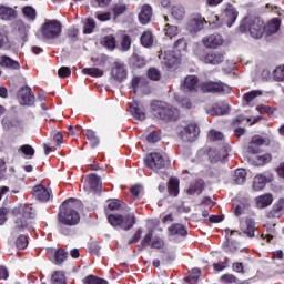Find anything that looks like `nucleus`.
Returning a JSON list of instances; mask_svg holds the SVG:
<instances>
[{
	"label": "nucleus",
	"mask_w": 284,
	"mask_h": 284,
	"mask_svg": "<svg viewBox=\"0 0 284 284\" xmlns=\"http://www.w3.org/2000/svg\"><path fill=\"white\" fill-rule=\"evenodd\" d=\"M81 210V201L71 197L65 200L60 206L59 223L60 225H68L69 227H74L79 225L81 221V215L79 211Z\"/></svg>",
	"instance_id": "f257e3e1"
},
{
	"label": "nucleus",
	"mask_w": 284,
	"mask_h": 284,
	"mask_svg": "<svg viewBox=\"0 0 284 284\" xmlns=\"http://www.w3.org/2000/svg\"><path fill=\"white\" fill-rule=\"evenodd\" d=\"M151 112L155 119H162L163 121H176L179 119V109L163 101L152 102Z\"/></svg>",
	"instance_id": "f03ea898"
},
{
	"label": "nucleus",
	"mask_w": 284,
	"mask_h": 284,
	"mask_svg": "<svg viewBox=\"0 0 284 284\" xmlns=\"http://www.w3.org/2000/svg\"><path fill=\"white\" fill-rule=\"evenodd\" d=\"M240 32L250 31L253 39H261L265 33V22L261 18L246 17L240 24Z\"/></svg>",
	"instance_id": "7ed1b4c3"
},
{
	"label": "nucleus",
	"mask_w": 284,
	"mask_h": 284,
	"mask_svg": "<svg viewBox=\"0 0 284 284\" xmlns=\"http://www.w3.org/2000/svg\"><path fill=\"white\" fill-rule=\"evenodd\" d=\"M108 221L113 227H121V230L128 232V230H132V227H134L136 217L134 214H128L125 217L119 214H111L108 216Z\"/></svg>",
	"instance_id": "20e7f679"
},
{
	"label": "nucleus",
	"mask_w": 284,
	"mask_h": 284,
	"mask_svg": "<svg viewBox=\"0 0 284 284\" xmlns=\"http://www.w3.org/2000/svg\"><path fill=\"white\" fill-rule=\"evenodd\" d=\"M41 33L47 41H53L61 37V22L57 20H45L41 27Z\"/></svg>",
	"instance_id": "39448f33"
},
{
	"label": "nucleus",
	"mask_w": 284,
	"mask_h": 284,
	"mask_svg": "<svg viewBox=\"0 0 284 284\" xmlns=\"http://www.w3.org/2000/svg\"><path fill=\"white\" fill-rule=\"evenodd\" d=\"M144 163L146 168H150V170H163L165 168V158L161 153L153 152L150 153L145 159Z\"/></svg>",
	"instance_id": "423d86ee"
},
{
	"label": "nucleus",
	"mask_w": 284,
	"mask_h": 284,
	"mask_svg": "<svg viewBox=\"0 0 284 284\" xmlns=\"http://www.w3.org/2000/svg\"><path fill=\"white\" fill-rule=\"evenodd\" d=\"M179 136L185 143H192L199 139V126L196 124H189L179 131Z\"/></svg>",
	"instance_id": "0eeeda50"
},
{
	"label": "nucleus",
	"mask_w": 284,
	"mask_h": 284,
	"mask_svg": "<svg viewBox=\"0 0 284 284\" xmlns=\"http://www.w3.org/2000/svg\"><path fill=\"white\" fill-rule=\"evenodd\" d=\"M222 19L227 28H232L236 22V19H239V10H236V7L233 4H226L222 13Z\"/></svg>",
	"instance_id": "6e6552de"
},
{
	"label": "nucleus",
	"mask_w": 284,
	"mask_h": 284,
	"mask_svg": "<svg viewBox=\"0 0 284 284\" xmlns=\"http://www.w3.org/2000/svg\"><path fill=\"white\" fill-rule=\"evenodd\" d=\"M202 92H231V88L227 84L221 82L206 81L200 84Z\"/></svg>",
	"instance_id": "1a4fd4ad"
},
{
	"label": "nucleus",
	"mask_w": 284,
	"mask_h": 284,
	"mask_svg": "<svg viewBox=\"0 0 284 284\" xmlns=\"http://www.w3.org/2000/svg\"><path fill=\"white\" fill-rule=\"evenodd\" d=\"M47 256L54 265H61L68 258V252L63 248H47Z\"/></svg>",
	"instance_id": "9d476101"
},
{
	"label": "nucleus",
	"mask_w": 284,
	"mask_h": 284,
	"mask_svg": "<svg viewBox=\"0 0 284 284\" xmlns=\"http://www.w3.org/2000/svg\"><path fill=\"white\" fill-rule=\"evenodd\" d=\"M18 99L22 105H34L36 97L28 85L22 87L18 92Z\"/></svg>",
	"instance_id": "9b49d317"
},
{
	"label": "nucleus",
	"mask_w": 284,
	"mask_h": 284,
	"mask_svg": "<svg viewBox=\"0 0 284 284\" xmlns=\"http://www.w3.org/2000/svg\"><path fill=\"white\" fill-rule=\"evenodd\" d=\"M202 43L205 48L216 50V48L223 45V36L219 33L206 36L202 39Z\"/></svg>",
	"instance_id": "f8f14e48"
},
{
	"label": "nucleus",
	"mask_w": 284,
	"mask_h": 284,
	"mask_svg": "<svg viewBox=\"0 0 284 284\" xmlns=\"http://www.w3.org/2000/svg\"><path fill=\"white\" fill-rule=\"evenodd\" d=\"M270 144V139L263 138L261 135H255L253 136L252 141L248 144L247 152L250 154H258L260 152V146L261 145H268Z\"/></svg>",
	"instance_id": "ddd939ff"
},
{
	"label": "nucleus",
	"mask_w": 284,
	"mask_h": 284,
	"mask_svg": "<svg viewBox=\"0 0 284 284\" xmlns=\"http://www.w3.org/2000/svg\"><path fill=\"white\" fill-rule=\"evenodd\" d=\"M33 196L37 201H41L42 203H48L50 201L52 193L50 190L45 189L42 184L33 186Z\"/></svg>",
	"instance_id": "4468645a"
},
{
	"label": "nucleus",
	"mask_w": 284,
	"mask_h": 284,
	"mask_svg": "<svg viewBox=\"0 0 284 284\" xmlns=\"http://www.w3.org/2000/svg\"><path fill=\"white\" fill-rule=\"evenodd\" d=\"M13 32L17 37L24 40L28 39V32H30V26H26L22 20H16L13 22Z\"/></svg>",
	"instance_id": "2eb2a0df"
},
{
	"label": "nucleus",
	"mask_w": 284,
	"mask_h": 284,
	"mask_svg": "<svg viewBox=\"0 0 284 284\" xmlns=\"http://www.w3.org/2000/svg\"><path fill=\"white\" fill-rule=\"evenodd\" d=\"M14 216H23V219H34L36 213L32 205H19L12 210Z\"/></svg>",
	"instance_id": "dca6fc26"
},
{
	"label": "nucleus",
	"mask_w": 284,
	"mask_h": 284,
	"mask_svg": "<svg viewBox=\"0 0 284 284\" xmlns=\"http://www.w3.org/2000/svg\"><path fill=\"white\" fill-rule=\"evenodd\" d=\"M111 75L113 79H115V81H123V79L128 77V70L125 69V64L114 62L111 70Z\"/></svg>",
	"instance_id": "f3484780"
},
{
	"label": "nucleus",
	"mask_w": 284,
	"mask_h": 284,
	"mask_svg": "<svg viewBox=\"0 0 284 284\" xmlns=\"http://www.w3.org/2000/svg\"><path fill=\"white\" fill-rule=\"evenodd\" d=\"M184 92H196L199 90V78L196 75H187L182 84Z\"/></svg>",
	"instance_id": "a211bd4d"
},
{
	"label": "nucleus",
	"mask_w": 284,
	"mask_h": 284,
	"mask_svg": "<svg viewBox=\"0 0 284 284\" xmlns=\"http://www.w3.org/2000/svg\"><path fill=\"white\" fill-rule=\"evenodd\" d=\"M209 159L211 163H219V161H225L227 159V149L222 148L221 150L211 149L209 151Z\"/></svg>",
	"instance_id": "6ab92c4d"
},
{
	"label": "nucleus",
	"mask_w": 284,
	"mask_h": 284,
	"mask_svg": "<svg viewBox=\"0 0 284 284\" xmlns=\"http://www.w3.org/2000/svg\"><path fill=\"white\" fill-rule=\"evenodd\" d=\"M0 19L1 21H12V19H17V10L12 9V7L0 4Z\"/></svg>",
	"instance_id": "aec40b11"
},
{
	"label": "nucleus",
	"mask_w": 284,
	"mask_h": 284,
	"mask_svg": "<svg viewBox=\"0 0 284 284\" xmlns=\"http://www.w3.org/2000/svg\"><path fill=\"white\" fill-rule=\"evenodd\" d=\"M225 61V55L219 51L207 53L204 57V63H209L211 65H219V63H223Z\"/></svg>",
	"instance_id": "412c9836"
},
{
	"label": "nucleus",
	"mask_w": 284,
	"mask_h": 284,
	"mask_svg": "<svg viewBox=\"0 0 284 284\" xmlns=\"http://www.w3.org/2000/svg\"><path fill=\"white\" fill-rule=\"evenodd\" d=\"M241 230L248 239H254V232L256 230V223L254 222V219L248 217L245 221V224L241 223Z\"/></svg>",
	"instance_id": "4be33fe9"
},
{
	"label": "nucleus",
	"mask_w": 284,
	"mask_h": 284,
	"mask_svg": "<svg viewBox=\"0 0 284 284\" xmlns=\"http://www.w3.org/2000/svg\"><path fill=\"white\" fill-rule=\"evenodd\" d=\"M256 206L260 210L265 207H270L272 203H274V196L271 193H266L264 195H260L255 199Z\"/></svg>",
	"instance_id": "5701e85b"
},
{
	"label": "nucleus",
	"mask_w": 284,
	"mask_h": 284,
	"mask_svg": "<svg viewBox=\"0 0 284 284\" xmlns=\"http://www.w3.org/2000/svg\"><path fill=\"white\" fill-rule=\"evenodd\" d=\"M0 65L1 68H7L8 70H20L21 64L18 61L13 60L8 55L0 57Z\"/></svg>",
	"instance_id": "b1692460"
},
{
	"label": "nucleus",
	"mask_w": 284,
	"mask_h": 284,
	"mask_svg": "<svg viewBox=\"0 0 284 284\" xmlns=\"http://www.w3.org/2000/svg\"><path fill=\"white\" fill-rule=\"evenodd\" d=\"M130 112L136 121H145V111L141 109V106L139 105V102L133 101L130 104Z\"/></svg>",
	"instance_id": "393cba45"
},
{
	"label": "nucleus",
	"mask_w": 284,
	"mask_h": 284,
	"mask_svg": "<svg viewBox=\"0 0 284 284\" xmlns=\"http://www.w3.org/2000/svg\"><path fill=\"white\" fill-rule=\"evenodd\" d=\"M281 28V20L278 18L273 19L270 21L265 29V39L270 40L272 34H276Z\"/></svg>",
	"instance_id": "a878e982"
},
{
	"label": "nucleus",
	"mask_w": 284,
	"mask_h": 284,
	"mask_svg": "<svg viewBox=\"0 0 284 284\" xmlns=\"http://www.w3.org/2000/svg\"><path fill=\"white\" fill-rule=\"evenodd\" d=\"M284 214V199H280L272 207L268 216L271 219H281Z\"/></svg>",
	"instance_id": "bb28decb"
},
{
	"label": "nucleus",
	"mask_w": 284,
	"mask_h": 284,
	"mask_svg": "<svg viewBox=\"0 0 284 284\" xmlns=\"http://www.w3.org/2000/svg\"><path fill=\"white\" fill-rule=\"evenodd\" d=\"M145 85H148V80H145V78L143 77L135 75L131 80V88L133 94H136L139 91H142L143 88H145Z\"/></svg>",
	"instance_id": "cd10ccee"
},
{
	"label": "nucleus",
	"mask_w": 284,
	"mask_h": 284,
	"mask_svg": "<svg viewBox=\"0 0 284 284\" xmlns=\"http://www.w3.org/2000/svg\"><path fill=\"white\" fill-rule=\"evenodd\" d=\"M152 19V7L144 4L139 14V21L142 26H148V22Z\"/></svg>",
	"instance_id": "c85d7f7f"
},
{
	"label": "nucleus",
	"mask_w": 284,
	"mask_h": 284,
	"mask_svg": "<svg viewBox=\"0 0 284 284\" xmlns=\"http://www.w3.org/2000/svg\"><path fill=\"white\" fill-rule=\"evenodd\" d=\"M247 181V171L245 169H237L233 174V182L235 185H243Z\"/></svg>",
	"instance_id": "c756f323"
},
{
	"label": "nucleus",
	"mask_w": 284,
	"mask_h": 284,
	"mask_svg": "<svg viewBox=\"0 0 284 284\" xmlns=\"http://www.w3.org/2000/svg\"><path fill=\"white\" fill-rule=\"evenodd\" d=\"M169 233L171 236H187V229L183 224H172L169 227Z\"/></svg>",
	"instance_id": "7c9ffc66"
},
{
	"label": "nucleus",
	"mask_w": 284,
	"mask_h": 284,
	"mask_svg": "<svg viewBox=\"0 0 284 284\" xmlns=\"http://www.w3.org/2000/svg\"><path fill=\"white\" fill-rule=\"evenodd\" d=\"M265 185H267V178L265 175L258 174L254 178L253 190L255 192H261V190L265 189Z\"/></svg>",
	"instance_id": "2f4dec72"
},
{
	"label": "nucleus",
	"mask_w": 284,
	"mask_h": 284,
	"mask_svg": "<svg viewBox=\"0 0 284 284\" xmlns=\"http://www.w3.org/2000/svg\"><path fill=\"white\" fill-rule=\"evenodd\" d=\"M204 182L203 180H196L195 182L191 183L190 187L187 189V194H201L203 192Z\"/></svg>",
	"instance_id": "473e14b6"
},
{
	"label": "nucleus",
	"mask_w": 284,
	"mask_h": 284,
	"mask_svg": "<svg viewBox=\"0 0 284 284\" xmlns=\"http://www.w3.org/2000/svg\"><path fill=\"white\" fill-rule=\"evenodd\" d=\"M141 44L143 48H152L154 43V38L152 37L151 31H144L140 38Z\"/></svg>",
	"instance_id": "72a5a7b5"
},
{
	"label": "nucleus",
	"mask_w": 284,
	"mask_h": 284,
	"mask_svg": "<svg viewBox=\"0 0 284 284\" xmlns=\"http://www.w3.org/2000/svg\"><path fill=\"white\" fill-rule=\"evenodd\" d=\"M51 284H68L65 273L63 271H55L51 277Z\"/></svg>",
	"instance_id": "f704fd0d"
},
{
	"label": "nucleus",
	"mask_w": 284,
	"mask_h": 284,
	"mask_svg": "<svg viewBox=\"0 0 284 284\" xmlns=\"http://www.w3.org/2000/svg\"><path fill=\"white\" fill-rule=\"evenodd\" d=\"M88 183H89V187L91 190H94V192L101 190V178L98 176L97 174H91L89 176Z\"/></svg>",
	"instance_id": "c9c22d12"
},
{
	"label": "nucleus",
	"mask_w": 284,
	"mask_h": 284,
	"mask_svg": "<svg viewBox=\"0 0 284 284\" xmlns=\"http://www.w3.org/2000/svg\"><path fill=\"white\" fill-rule=\"evenodd\" d=\"M102 45L108 48V50H114L116 48V38L114 36H105L101 40Z\"/></svg>",
	"instance_id": "e433bc0d"
},
{
	"label": "nucleus",
	"mask_w": 284,
	"mask_h": 284,
	"mask_svg": "<svg viewBox=\"0 0 284 284\" xmlns=\"http://www.w3.org/2000/svg\"><path fill=\"white\" fill-rule=\"evenodd\" d=\"M257 97H263V91H251L244 94L243 99L246 103V105H252V102L257 98Z\"/></svg>",
	"instance_id": "4c0bfd02"
},
{
	"label": "nucleus",
	"mask_w": 284,
	"mask_h": 284,
	"mask_svg": "<svg viewBox=\"0 0 284 284\" xmlns=\"http://www.w3.org/2000/svg\"><path fill=\"white\" fill-rule=\"evenodd\" d=\"M169 194L171 196H179V179L171 178L169 181Z\"/></svg>",
	"instance_id": "58836bf2"
},
{
	"label": "nucleus",
	"mask_w": 284,
	"mask_h": 284,
	"mask_svg": "<svg viewBox=\"0 0 284 284\" xmlns=\"http://www.w3.org/2000/svg\"><path fill=\"white\" fill-rule=\"evenodd\" d=\"M171 14L178 21H181L185 17V8L183 6H174L171 9Z\"/></svg>",
	"instance_id": "ea45409f"
},
{
	"label": "nucleus",
	"mask_w": 284,
	"mask_h": 284,
	"mask_svg": "<svg viewBox=\"0 0 284 284\" xmlns=\"http://www.w3.org/2000/svg\"><path fill=\"white\" fill-rule=\"evenodd\" d=\"M201 277V270L199 268H193L189 276L186 277V283L187 284H196L199 283V278Z\"/></svg>",
	"instance_id": "a19ab883"
},
{
	"label": "nucleus",
	"mask_w": 284,
	"mask_h": 284,
	"mask_svg": "<svg viewBox=\"0 0 284 284\" xmlns=\"http://www.w3.org/2000/svg\"><path fill=\"white\" fill-rule=\"evenodd\" d=\"M254 165H265L266 163H270L272 161V155L264 154V155H255L253 158Z\"/></svg>",
	"instance_id": "79ce46f5"
},
{
	"label": "nucleus",
	"mask_w": 284,
	"mask_h": 284,
	"mask_svg": "<svg viewBox=\"0 0 284 284\" xmlns=\"http://www.w3.org/2000/svg\"><path fill=\"white\" fill-rule=\"evenodd\" d=\"M164 33L169 39H172L179 34V27L166 23L164 27Z\"/></svg>",
	"instance_id": "37998d69"
},
{
	"label": "nucleus",
	"mask_w": 284,
	"mask_h": 284,
	"mask_svg": "<svg viewBox=\"0 0 284 284\" xmlns=\"http://www.w3.org/2000/svg\"><path fill=\"white\" fill-rule=\"evenodd\" d=\"M22 12L29 21H34V19H37V10L32 7H24Z\"/></svg>",
	"instance_id": "c03bdc74"
},
{
	"label": "nucleus",
	"mask_w": 284,
	"mask_h": 284,
	"mask_svg": "<svg viewBox=\"0 0 284 284\" xmlns=\"http://www.w3.org/2000/svg\"><path fill=\"white\" fill-rule=\"evenodd\" d=\"M82 72L84 74H88L89 77H97V78L103 77V70L99 68H84Z\"/></svg>",
	"instance_id": "a18cd8bd"
},
{
	"label": "nucleus",
	"mask_w": 284,
	"mask_h": 284,
	"mask_svg": "<svg viewBox=\"0 0 284 284\" xmlns=\"http://www.w3.org/2000/svg\"><path fill=\"white\" fill-rule=\"evenodd\" d=\"M230 110V106L227 104H216L215 106H213V114H215L216 116H221L223 114H227Z\"/></svg>",
	"instance_id": "49530a36"
},
{
	"label": "nucleus",
	"mask_w": 284,
	"mask_h": 284,
	"mask_svg": "<svg viewBox=\"0 0 284 284\" xmlns=\"http://www.w3.org/2000/svg\"><path fill=\"white\" fill-rule=\"evenodd\" d=\"M84 284H108V282L101 277H97L94 275H89L83 280Z\"/></svg>",
	"instance_id": "de8ad7c7"
},
{
	"label": "nucleus",
	"mask_w": 284,
	"mask_h": 284,
	"mask_svg": "<svg viewBox=\"0 0 284 284\" xmlns=\"http://www.w3.org/2000/svg\"><path fill=\"white\" fill-rule=\"evenodd\" d=\"M220 283L222 284H236L239 283V278L233 274H224L220 277Z\"/></svg>",
	"instance_id": "09e8293b"
},
{
	"label": "nucleus",
	"mask_w": 284,
	"mask_h": 284,
	"mask_svg": "<svg viewBox=\"0 0 284 284\" xmlns=\"http://www.w3.org/2000/svg\"><path fill=\"white\" fill-rule=\"evenodd\" d=\"M85 136L91 142L92 148H97V145H99V138L97 136V133H94V131L90 129L87 130Z\"/></svg>",
	"instance_id": "8fccbe9b"
},
{
	"label": "nucleus",
	"mask_w": 284,
	"mask_h": 284,
	"mask_svg": "<svg viewBox=\"0 0 284 284\" xmlns=\"http://www.w3.org/2000/svg\"><path fill=\"white\" fill-rule=\"evenodd\" d=\"M209 140L210 141H225V135L216 130H211L209 132Z\"/></svg>",
	"instance_id": "3c124183"
},
{
	"label": "nucleus",
	"mask_w": 284,
	"mask_h": 284,
	"mask_svg": "<svg viewBox=\"0 0 284 284\" xmlns=\"http://www.w3.org/2000/svg\"><path fill=\"white\" fill-rule=\"evenodd\" d=\"M20 151L22 154H24V156H27V159H32L34 156V148H32L30 144L22 145Z\"/></svg>",
	"instance_id": "603ef678"
},
{
	"label": "nucleus",
	"mask_w": 284,
	"mask_h": 284,
	"mask_svg": "<svg viewBox=\"0 0 284 284\" xmlns=\"http://www.w3.org/2000/svg\"><path fill=\"white\" fill-rule=\"evenodd\" d=\"M130 48H132V38H130V36H128V34H125L122 38L121 50H122V52H128V50H130Z\"/></svg>",
	"instance_id": "864d4df0"
},
{
	"label": "nucleus",
	"mask_w": 284,
	"mask_h": 284,
	"mask_svg": "<svg viewBox=\"0 0 284 284\" xmlns=\"http://www.w3.org/2000/svg\"><path fill=\"white\" fill-rule=\"evenodd\" d=\"M16 246L18 247V250H26V247H28V236L20 235L16 240Z\"/></svg>",
	"instance_id": "5fc2aeb1"
},
{
	"label": "nucleus",
	"mask_w": 284,
	"mask_h": 284,
	"mask_svg": "<svg viewBox=\"0 0 284 284\" xmlns=\"http://www.w3.org/2000/svg\"><path fill=\"white\" fill-rule=\"evenodd\" d=\"M148 77L151 81H159L161 79V72L156 68H151L148 70Z\"/></svg>",
	"instance_id": "6e6d98bb"
},
{
	"label": "nucleus",
	"mask_w": 284,
	"mask_h": 284,
	"mask_svg": "<svg viewBox=\"0 0 284 284\" xmlns=\"http://www.w3.org/2000/svg\"><path fill=\"white\" fill-rule=\"evenodd\" d=\"M174 45L179 52H185V50H187V40H185V38H181L174 43Z\"/></svg>",
	"instance_id": "4d7b16f0"
},
{
	"label": "nucleus",
	"mask_w": 284,
	"mask_h": 284,
	"mask_svg": "<svg viewBox=\"0 0 284 284\" xmlns=\"http://www.w3.org/2000/svg\"><path fill=\"white\" fill-rule=\"evenodd\" d=\"M273 78L276 81H284V65L277 67L273 72Z\"/></svg>",
	"instance_id": "13d9d810"
},
{
	"label": "nucleus",
	"mask_w": 284,
	"mask_h": 284,
	"mask_svg": "<svg viewBox=\"0 0 284 284\" xmlns=\"http://www.w3.org/2000/svg\"><path fill=\"white\" fill-rule=\"evenodd\" d=\"M256 110L260 114H270V115L274 114V110L265 104L257 105Z\"/></svg>",
	"instance_id": "bf43d9fd"
},
{
	"label": "nucleus",
	"mask_w": 284,
	"mask_h": 284,
	"mask_svg": "<svg viewBox=\"0 0 284 284\" xmlns=\"http://www.w3.org/2000/svg\"><path fill=\"white\" fill-rule=\"evenodd\" d=\"M72 74V71L70 70V67H61L58 70V75L60 79H68Z\"/></svg>",
	"instance_id": "052dcab7"
},
{
	"label": "nucleus",
	"mask_w": 284,
	"mask_h": 284,
	"mask_svg": "<svg viewBox=\"0 0 284 284\" xmlns=\"http://www.w3.org/2000/svg\"><path fill=\"white\" fill-rule=\"evenodd\" d=\"M146 141L148 143H159V141H161V134H159L156 131H153L146 136Z\"/></svg>",
	"instance_id": "680f3d73"
},
{
	"label": "nucleus",
	"mask_w": 284,
	"mask_h": 284,
	"mask_svg": "<svg viewBox=\"0 0 284 284\" xmlns=\"http://www.w3.org/2000/svg\"><path fill=\"white\" fill-rule=\"evenodd\" d=\"M204 23H207V22L203 18H195L194 20H192V26H194L195 31L201 30Z\"/></svg>",
	"instance_id": "e2e57ef3"
},
{
	"label": "nucleus",
	"mask_w": 284,
	"mask_h": 284,
	"mask_svg": "<svg viewBox=\"0 0 284 284\" xmlns=\"http://www.w3.org/2000/svg\"><path fill=\"white\" fill-rule=\"evenodd\" d=\"M94 27H95L94 20L88 19L87 23L84 26V30H83L84 34H92V31L94 30Z\"/></svg>",
	"instance_id": "0e129e2a"
},
{
	"label": "nucleus",
	"mask_w": 284,
	"mask_h": 284,
	"mask_svg": "<svg viewBox=\"0 0 284 284\" xmlns=\"http://www.w3.org/2000/svg\"><path fill=\"white\" fill-rule=\"evenodd\" d=\"M210 26H213V28H221V19L216 14H212L209 19Z\"/></svg>",
	"instance_id": "69168bd1"
},
{
	"label": "nucleus",
	"mask_w": 284,
	"mask_h": 284,
	"mask_svg": "<svg viewBox=\"0 0 284 284\" xmlns=\"http://www.w3.org/2000/svg\"><path fill=\"white\" fill-rule=\"evenodd\" d=\"M163 245H165V243L160 239V237H154L151 242V246L155 250H161V247H163Z\"/></svg>",
	"instance_id": "338daca9"
},
{
	"label": "nucleus",
	"mask_w": 284,
	"mask_h": 284,
	"mask_svg": "<svg viewBox=\"0 0 284 284\" xmlns=\"http://www.w3.org/2000/svg\"><path fill=\"white\" fill-rule=\"evenodd\" d=\"M95 17L99 21H110L112 19V13L105 12V13H95Z\"/></svg>",
	"instance_id": "774afa93"
}]
</instances>
